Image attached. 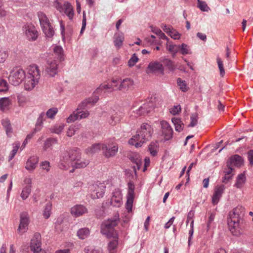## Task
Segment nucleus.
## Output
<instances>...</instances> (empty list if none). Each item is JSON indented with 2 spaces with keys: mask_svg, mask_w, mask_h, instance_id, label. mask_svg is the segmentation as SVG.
Masks as SVG:
<instances>
[{
  "mask_svg": "<svg viewBox=\"0 0 253 253\" xmlns=\"http://www.w3.org/2000/svg\"><path fill=\"white\" fill-rule=\"evenodd\" d=\"M163 62L170 71H174L175 70L174 64L172 61L169 59H165Z\"/></svg>",
  "mask_w": 253,
  "mask_h": 253,
  "instance_id": "nucleus-49",
  "label": "nucleus"
},
{
  "mask_svg": "<svg viewBox=\"0 0 253 253\" xmlns=\"http://www.w3.org/2000/svg\"><path fill=\"white\" fill-rule=\"evenodd\" d=\"M102 143L93 144L90 146L88 147L85 150V152L88 155H92L99 152L102 150Z\"/></svg>",
  "mask_w": 253,
  "mask_h": 253,
  "instance_id": "nucleus-24",
  "label": "nucleus"
},
{
  "mask_svg": "<svg viewBox=\"0 0 253 253\" xmlns=\"http://www.w3.org/2000/svg\"><path fill=\"white\" fill-rule=\"evenodd\" d=\"M103 86L105 91H112L114 90V86L112 84L103 83Z\"/></svg>",
  "mask_w": 253,
  "mask_h": 253,
  "instance_id": "nucleus-64",
  "label": "nucleus"
},
{
  "mask_svg": "<svg viewBox=\"0 0 253 253\" xmlns=\"http://www.w3.org/2000/svg\"><path fill=\"white\" fill-rule=\"evenodd\" d=\"M88 105H89V103L88 102L87 99H84L79 105L77 110L84 109L87 107Z\"/></svg>",
  "mask_w": 253,
  "mask_h": 253,
  "instance_id": "nucleus-61",
  "label": "nucleus"
},
{
  "mask_svg": "<svg viewBox=\"0 0 253 253\" xmlns=\"http://www.w3.org/2000/svg\"><path fill=\"white\" fill-rule=\"evenodd\" d=\"M230 165H233L237 167H240L243 164V159L242 157L238 155H235L230 158Z\"/></svg>",
  "mask_w": 253,
  "mask_h": 253,
  "instance_id": "nucleus-32",
  "label": "nucleus"
},
{
  "mask_svg": "<svg viewBox=\"0 0 253 253\" xmlns=\"http://www.w3.org/2000/svg\"><path fill=\"white\" fill-rule=\"evenodd\" d=\"M20 143L19 142H15L13 144V149L10 152L8 157V161H10L15 156L19 148Z\"/></svg>",
  "mask_w": 253,
  "mask_h": 253,
  "instance_id": "nucleus-37",
  "label": "nucleus"
},
{
  "mask_svg": "<svg viewBox=\"0 0 253 253\" xmlns=\"http://www.w3.org/2000/svg\"><path fill=\"white\" fill-rule=\"evenodd\" d=\"M120 113L113 110L109 113L107 122L112 126H115L119 123L122 118Z\"/></svg>",
  "mask_w": 253,
  "mask_h": 253,
  "instance_id": "nucleus-15",
  "label": "nucleus"
},
{
  "mask_svg": "<svg viewBox=\"0 0 253 253\" xmlns=\"http://www.w3.org/2000/svg\"><path fill=\"white\" fill-rule=\"evenodd\" d=\"M38 162L39 158L38 157L35 156L31 157L26 162L25 169L28 170L35 169Z\"/></svg>",
  "mask_w": 253,
  "mask_h": 253,
  "instance_id": "nucleus-22",
  "label": "nucleus"
},
{
  "mask_svg": "<svg viewBox=\"0 0 253 253\" xmlns=\"http://www.w3.org/2000/svg\"><path fill=\"white\" fill-rule=\"evenodd\" d=\"M81 153L79 149L71 150L68 152V157L72 162H74L81 157Z\"/></svg>",
  "mask_w": 253,
  "mask_h": 253,
  "instance_id": "nucleus-27",
  "label": "nucleus"
},
{
  "mask_svg": "<svg viewBox=\"0 0 253 253\" xmlns=\"http://www.w3.org/2000/svg\"><path fill=\"white\" fill-rule=\"evenodd\" d=\"M25 182L27 184L23 189L21 194V197L23 200H25L29 195L31 191V178H26Z\"/></svg>",
  "mask_w": 253,
  "mask_h": 253,
  "instance_id": "nucleus-21",
  "label": "nucleus"
},
{
  "mask_svg": "<svg viewBox=\"0 0 253 253\" xmlns=\"http://www.w3.org/2000/svg\"><path fill=\"white\" fill-rule=\"evenodd\" d=\"M98 96L94 93L91 97L87 98V100L88 101V102H89V105H93L94 104H95L98 101Z\"/></svg>",
  "mask_w": 253,
  "mask_h": 253,
  "instance_id": "nucleus-58",
  "label": "nucleus"
},
{
  "mask_svg": "<svg viewBox=\"0 0 253 253\" xmlns=\"http://www.w3.org/2000/svg\"><path fill=\"white\" fill-rule=\"evenodd\" d=\"M198 115L197 113L193 114L190 117L191 122L188 125V127H193L195 126L198 123Z\"/></svg>",
  "mask_w": 253,
  "mask_h": 253,
  "instance_id": "nucleus-51",
  "label": "nucleus"
},
{
  "mask_svg": "<svg viewBox=\"0 0 253 253\" xmlns=\"http://www.w3.org/2000/svg\"><path fill=\"white\" fill-rule=\"evenodd\" d=\"M216 61L218 65V67L219 70L220 75L221 77H223L225 75V71L223 67V63L221 59L217 56L216 58Z\"/></svg>",
  "mask_w": 253,
  "mask_h": 253,
  "instance_id": "nucleus-47",
  "label": "nucleus"
},
{
  "mask_svg": "<svg viewBox=\"0 0 253 253\" xmlns=\"http://www.w3.org/2000/svg\"><path fill=\"white\" fill-rule=\"evenodd\" d=\"M106 186L104 183L96 182L88 186V191L93 199H98L103 196Z\"/></svg>",
  "mask_w": 253,
  "mask_h": 253,
  "instance_id": "nucleus-6",
  "label": "nucleus"
},
{
  "mask_svg": "<svg viewBox=\"0 0 253 253\" xmlns=\"http://www.w3.org/2000/svg\"><path fill=\"white\" fill-rule=\"evenodd\" d=\"M63 130V126H54L53 128L51 129V131L56 134H60Z\"/></svg>",
  "mask_w": 253,
  "mask_h": 253,
  "instance_id": "nucleus-60",
  "label": "nucleus"
},
{
  "mask_svg": "<svg viewBox=\"0 0 253 253\" xmlns=\"http://www.w3.org/2000/svg\"><path fill=\"white\" fill-rule=\"evenodd\" d=\"M64 13L70 19H72L74 15L73 6L68 2L64 3Z\"/></svg>",
  "mask_w": 253,
  "mask_h": 253,
  "instance_id": "nucleus-31",
  "label": "nucleus"
},
{
  "mask_svg": "<svg viewBox=\"0 0 253 253\" xmlns=\"http://www.w3.org/2000/svg\"><path fill=\"white\" fill-rule=\"evenodd\" d=\"M112 237L113 238V240L110 241L108 245V250L109 251L115 250L118 244L117 235Z\"/></svg>",
  "mask_w": 253,
  "mask_h": 253,
  "instance_id": "nucleus-43",
  "label": "nucleus"
},
{
  "mask_svg": "<svg viewBox=\"0 0 253 253\" xmlns=\"http://www.w3.org/2000/svg\"><path fill=\"white\" fill-rule=\"evenodd\" d=\"M153 133V129L151 125L143 123L137 129L136 134L129 140L128 143L135 146L136 148L140 147L143 143L150 139Z\"/></svg>",
  "mask_w": 253,
  "mask_h": 253,
  "instance_id": "nucleus-1",
  "label": "nucleus"
},
{
  "mask_svg": "<svg viewBox=\"0 0 253 253\" xmlns=\"http://www.w3.org/2000/svg\"><path fill=\"white\" fill-rule=\"evenodd\" d=\"M10 100L7 97L0 98V109L2 111L7 110L9 108Z\"/></svg>",
  "mask_w": 253,
  "mask_h": 253,
  "instance_id": "nucleus-28",
  "label": "nucleus"
},
{
  "mask_svg": "<svg viewBox=\"0 0 253 253\" xmlns=\"http://www.w3.org/2000/svg\"><path fill=\"white\" fill-rule=\"evenodd\" d=\"M81 126L80 124L70 126L67 131V135L69 137L74 135L75 132L79 130Z\"/></svg>",
  "mask_w": 253,
  "mask_h": 253,
  "instance_id": "nucleus-33",
  "label": "nucleus"
},
{
  "mask_svg": "<svg viewBox=\"0 0 253 253\" xmlns=\"http://www.w3.org/2000/svg\"><path fill=\"white\" fill-rule=\"evenodd\" d=\"M8 90V84L4 80H0V92L6 91Z\"/></svg>",
  "mask_w": 253,
  "mask_h": 253,
  "instance_id": "nucleus-56",
  "label": "nucleus"
},
{
  "mask_svg": "<svg viewBox=\"0 0 253 253\" xmlns=\"http://www.w3.org/2000/svg\"><path fill=\"white\" fill-rule=\"evenodd\" d=\"M71 213L75 217H78L87 212V209L81 205H77L73 207L70 210Z\"/></svg>",
  "mask_w": 253,
  "mask_h": 253,
  "instance_id": "nucleus-20",
  "label": "nucleus"
},
{
  "mask_svg": "<svg viewBox=\"0 0 253 253\" xmlns=\"http://www.w3.org/2000/svg\"><path fill=\"white\" fill-rule=\"evenodd\" d=\"M41 236L36 233L34 234L33 238L31 241L30 248L34 253H38L42 251Z\"/></svg>",
  "mask_w": 253,
  "mask_h": 253,
  "instance_id": "nucleus-13",
  "label": "nucleus"
},
{
  "mask_svg": "<svg viewBox=\"0 0 253 253\" xmlns=\"http://www.w3.org/2000/svg\"><path fill=\"white\" fill-rule=\"evenodd\" d=\"M42 169H45L46 171H49L50 169V163L48 161L42 162L40 165Z\"/></svg>",
  "mask_w": 253,
  "mask_h": 253,
  "instance_id": "nucleus-62",
  "label": "nucleus"
},
{
  "mask_svg": "<svg viewBox=\"0 0 253 253\" xmlns=\"http://www.w3.org/2000/svg\"><path fill=\"white\" fill-rule=\"evenodd\" d=\"M147 72L148 73H152L157 75H163L164 68L161 63L153 61L149 64Z\"/></svg>",
  "mask_w": 253,
  "mask_h": 253,
  "instance_id": "nucleus-10",
  "label": "nucleus"
},
{
  "mask_svg": "<svg viewBox=\"0 0 253 253\" xmlns=\"http://www.w3.org/2000/svg\"><path fill=\"white\" fill-rule=\"evenodd\" d=\"M162 135L165 140H169L172 137L173 130L169 124L165 121L160 123Z\"/></svg>",
  "mask_w": 253,
  "mask_h": 253,
  "instance_id": "nucleus-14",
  "label": "nucleus"
},
{
  "mask_svg": "<svg viewBox=\"0 0 253 253\" xmlns=\"http://www.w3.org/2000/svg\"><path fill=\"white\" fill-rule=\"evenodd\" d=\"M63 217H58L55 224V229L57 232H60L63 230Z\"/></svg>",
  "mask_w": 253,
  "mask_h": 253,
  "instance_id": "nucleus-39",
  "label": "nucleus"
},
{
  "mask_svg": "<svg viewBox=\"0 0 253 253\" xmlns=\"http://www.w3.org/2000/svg\"><path fill=\"white\" fill-rule=\"evenodd\" d=\"M47 66L46 69V71L47 74L51 77H54L58 73V60H51L50 59L47 61Z\"/></svg>",
  "mask_w": 253,
  "mask_h": 253,
  "instance_id": "nucleus-16",
  "label": "nucleus"
},
{
  "mask_svg": "<svg viewBox=\"0 0 253 253\" xmlns=\"http://www.w3.org/2000/svg\"><path fill=\"white\" fill-rule=\"evenodd\" d=\"M167 48L168 50L172 53L175 54L178 52L179 45L175 44H167Z\"/></svg>",
  "mask_w": 253,
  "mask_h": 253,
  "instance_id": "nucleus-54",
  "label": "nucleus"
},
{
  "mask_svg": "<svg viewBox=\"0 0 253 253\" xmlns=\"http://www.w3.org/2000/svg\"><path fill=\"white\" fill-rule=\"evenodd\" d=\"M148 149L152 156H156L158 151V143L156 142H152L149 145Z\"/></svg>",
  "mask_w": 253,
  "mask_h": 253,
  "instance_id": "nucleus-36",
  "label": "nucleus"
},
{
  "mask_svg": "<svg viewBox=\"0 0 253 253\" xmlns=\"http://www.w3.org/2000/svg\"><path fill=\"white\" fill-rule=\"evenodd\" d=\"M171 121L175 126V129L176 131L180 132L183 130L184 124L180 119L174 118H172Z\"/></svg>",
  "mask_w": 253,
  "mask_h": 253,
  "instance_id": "nucleus-35",
  "label": "nucleus"
},
{
  "mask_svg": "<svg viewBox=\"0 0 253 253\" xmlns=\"http://www.w3.org/2000/svg\"><path fill=\"white\" fill-rule=\"evenodd\" d=\"M37 14L42 31L43 32H53L52 26L46 15L41 11L38 12Z\"/></svg>",
  "mask_w": 253,
  "mask_h": 253,
  "instance_id": "nucleus-8",
  "label": "nucleus"
},
{
  "mask_svg": "<svg viewBox=\"0 0 253 253\" xmlns=\"http://www.w3.org/2000/svg\"><path fill=\"white\" fill-rule=\"evenodd\" d=\"M225 189L224 185H217L215 187L214 192L212 197V203L217 204Z\"/></svg>",
  "mask_w": 253,
  "mask_h": 253,
  "instance_id": "nucleus-17",
  "label": "nucleus"
},
{
  "mask_svg": "<svg viewBox=\"0 0 253 253\" xmlns=\"http://www.w3.org/2000/svg\"><path fill=\"white\" fill-rule=\"evenodd\" d=\"M114 43L116 47L119 48L123 44L124 40V36L123 33L118 34L116 33L114 36Z\"/></svg>",
  "mask_w": 253,
  "mask_h": 253,
  "instance_id": "nucleus-29",
  "label": "nucleus"
},
{
  "mask_svg": "<svg viewBox=\"0 0 253 253\" xmlns=\"http://www.w3.org/2000/svg\"><path fill=\"white\" fill-rule=\"evenodd\" d=\"M77 113H79V119H85L88 117L89 112L87 110L85 111H80L77 110Z\"/></svg>",
  "mask_w": 253,
  "mask_h": 253,
  "instance_id": "nucleus-59",
  "label": "nucleus"
},
{
  "mask_svg": "<svg viewBox=\"0 0 253 253\" xmlns=\"http://www.w3.org/2000/svg\"><path fill=\"white\" fill-rule=\"evenodd\" d=\"M110 204L112 206L118 208L122 205V194L119 189H115L112 192Z\"/></svg>",
  "mask_w": 253,
  "mask_h": 253,
  "instance_id": "nucleus-11",
  "label": "nucleus"
},
{
  "mask_svg": "<svg viewBox=\"0 0 253 253\" xmlns=\"http://www.w3.org/2000/svg\"><path fill=\"white\" fill-rule=\"evenodd\" d=\"M28 76L36 80L39 81L41 74L39 67L36 65H31L28 69Z\"/></svg>",
  "mask_w": 253,
  "mask_h": 253,
  "instance_id": "nucleus-19",
  "label": "nucleus"
},
{
  "mask_svg": "<svg viewBox=\"0 0 253 253\" xmlns=\"http://www.w3.org/2000/svg\"><path fill=\"white\" fill-rule=\"evenodd\" d=\"M79 118V115L76 111H74L71 114L70 116L67 119V122L68 123H71L74 121L78 120Z\"/></svg>",
  "mask_w": 253,
  "mask_h": 253,
  "instance_id": "nucleus-48",
  "label": "nucleus"
},
{
  "mask_svg": "<svg viewBox=\"0 0 253 253\" xmlns=\"http://www.w3.org/2000/svg\"><path fill=\"white\" fill-rule=\"evenodd\" d=\"M25 36L28 41H34L38 37V33H25Z\"/></svg>",
  "mask_w": 253,
  "mask_h": 253,
  "instance_id": "nucleus-53",
  "label": "nucleus"
},
{
  "mask_svg": "<svg viewBox=\"0 0 253 253\" xmlns=\"http://www.w3.org/2000/svg\"><path fill=\"white\" fill-rule=\"evenodd\" d=\"M1 125L4 127L6 135L8 137H11L12 133H13L12 128L11 125L10 120L6 118L1 120Z\"/></svg>",
  "mask_w": 253,
  "mask_h": 253,
  "instance_id": "nucleus-25",
  "label": "nucleus"
},
{
  "mask_svg": "<svg viewBox=\"0 0 253 253\" xmlns=\"http://www.w3.org/2000/svg\"><path fill=\"white\" fill-rule=\"evenodd\" d=\"M57 139L54 138H48L44 142L43 149L46 151L48 148H50L53 144L57 142Z\"/></svg>",
  "mask_w": 253,
  "mask_h": 253,
  "instance_id": "nucleus-40",
  "label": "nucleus"
},
{
  "mask_svg": "<svg viewBox=\"0 0 253 253\" xmlns=\"http://www.w3.org/2000/svg\"><path fill=\"white\" fill-rule=\"evenodd\" d=\"M128 193L127 196V201L126 203V209L128 211H131L132 204L134 197V188L135 186L132 181H130L128 183Z\"/></svg>",
  "mask_w": 253,
  "mask_h": 253,
  "instance_id": "nucleus-9",
  "label": "nucleus"
},
{
  "mask_svg": "<svg viewBox=\"0 0 253 253\" xmlns=\"http://www.w3.org/2000/svg\"><path fill=\"white\" fill-rule=\"evenodd\" d=\"M39 81L28 76L25 82L24 88L27 90H32L38 84Z\"/></svg>",
  "mask_w": 253,
  "mask_h": 253,
  "instance_id": "nucleus-26",
  "label": "nucleus"
},
{
  "mask_svg": "<svg viewBox=\"0 0 253 253\" xmlns=\"http://www.w3.org/2000/svg\"><path fill=\"white\" fill-rule=\"evenodd\" d=\"M20 224L18 226L19 233L23 234L26 232L29 222L28 214L26 212H22L20 214Z\"/></svg>",
  "mask_w": 253,
  "mask_h": 253,
  "instance_id": "nucleus-12",
  "label": "nucleus"
},
{
  "mask_svg": "<svg viewBox=\"0 0 253 253\" xmlns=\"http://www.w3.org/2000/svg\"><path fill=\"white\" fill-rule=\"evenodd\" d=\"M118 221L119 219L117 218L108 219L105 221L101 225V233L106 235L107 238H111L117 235L114 228L117 226Z\"/></svg>",
  "mask_w": 253,
  "mask_h": 253,
  "instance_id": "nucleus-4",
  "label": "nucleus"
},
{
  "mask_svg": "<svg viewBox=\"0 0 253 253\" xmlns=\"http://www.w3.org/2000/svg\"><path fill=\"white\" fill-rule=\"evenodd\" d=\"M58 110L56 107H52L49 109L46 112V117L50 119H54L55 115L58 113Z\"/></svg>",
  "mask_w": 253,
  "mask_h": 253,
  "instance_id": "nucleus-38",
  "label": "nucleus"
},
{
  "mask_svg": "<svg viewBox=\"0 0 253 253\" xmlns=\"http://www.w3.org/2000/svg\"><path fill=\"white\" fill-rule=\"evenodd\" d=\"M132 161L135 164V165L133 166L134 170L136 171V169L139 170L141 167L142 163V159L139 156H138L136 158H133Z\"/></svg>",
  "mask_w": 253,
  "mask_h": 253,
  "instance_id": "nucleus-46",
  "label": "nucleus"
},
{
  "mask_svg": "<svg viewBox=\"0 0 253 253\" xmlns=\"http://www.w3.org/2000/svg\"><path fill=\"white\" fill-rule=\"evenodd\" d=\"M89 232V231L88 228H83L79 230L77 232V235L80 239H84L88 236Z\"/></svg>",
  "mask_w": 253,
  "mask_h": 253,
  "instance_id": "nucleus-41",
  "label": "nucleus"
},
{
  "mask_svg": "<svg viewBox=\"0 0 253 253\" xmlns=\"http://www.w3.org/2000/svg\"><path fill=\"white\" fill-rule=\"evenodd\" d=\"M89 164V161L87 159H82L81 157L74 162L72 163V169L70 170V172L73 173L75 169H82L86 167Z\"/></svg>",
  "mask_w": 253,
  "mask_h": 253,
  "instance_id": "nucleus-18",
  "label": "nucleus"
},
{
  "mask_svg": "<svg viewBox=\"0 0 253 253\" xmlns=\"http://www.w3.org/2000/svg\"><path fill=\"white\" fill-rule=\"evenodd\" d=\"M177 84L182 91L185 92L187 90L188 88L185 81L182 80L180 78H178L177 80Z\"/></svg>",
  "mask_w": 253,
  "mask_h": 253,
  "instance_id": "nucleus-50",
  "label": "nucleus"
},
{
  "mask_svg": "<svg viewBox=\"0 0 253 253\" xmlns=\"http://www.w3.org/2000/svg\"><path fill=\"white\" fill-rule=\"evenodd\" d=\"M26 78L25 71L20 67L14 68L10 73L8 80L13 85H19Z\"/></svg>",
  "mask_w": 253,
  "mask_h": 253,
  "instance_id": "nucleus-5",
  "label": "nucleus"
},
{
  "mask_svg": "<svg viewBox=\"0 0 253 253\" xmlns=\"http://www.w3.org/2000/svg\"><path fill=\"white\" fill-rule=\"evenodd\" d=\"M118 145L113 142L102 143V151L104 156L110 158L115 156L118 152Z\"/></svg>",
  "mask_w": 253,
  "mask_h": 253,
  "instance_id": "nucleus-7",
  "label": "nucleus"
},
{
  "mask_svg": "<svg viewBox=\"0 0 253 253\" xmlns=\"http://www.w3.org/2000/svg\"><path fill=\"white\" fill-rule=\"evenodd\" d=\"M133 84V81L129 78H126L120 81V84L117 89L119 90H127Z\"/></svg>",
  "mask_w": 253,
  "mask_h": 253,
  "instance_id": "nucleus-23",
  "label": "nucleus"
},
{
  "mask_svg": "<svg viewBox=\"0 0 253 253\" xmlns=\"http://www.w3.org/2000/svg\"><path fill=\"white\" fill-rule=\"evenodd\" d=\"M181 111V108L179 105L174 106L170 109V113L172 115H175Z\"/></svg>",
  "mask_w": 253,
  "mask_h": 253,
  "instance_id": "nucleus-63",
  "label": "nucleus"
},
{
  "mask_svg": "<svg viewBox=\"0 0 253 253\" xmlns=\"http://www.w3.org/2000/svg\"><path fill=\"white\" fill-rule=\"evenodd\" d=\"M155 104L152 100H146L144 102H135L132 109V112L135 117L144 116L150 113L154 108Z\"/></svg>",
  "mask_w": 253,
  "mask_h": 253,
  "instance_id": "nucleus-3",
  "label": "nucleus"
},
{
  "mask_svg": "<svg viewBox=\"0 0 253 253\" xmlns=\"http://www.w3.org/2000/svg\"><path fill=\"white\" fill-rule=\"evenodd\" d=\"M245 213V209L242 207H237L230 213L227 222L229 229L233 235H238L239 234V225Z\"/></svg>",
  "mask_w": 253,
  "mask_h": 253,
  "instance_id": "nucleus-2",
  "label": "nucleus"
},
{
  "mask_svg": "<svg viewBox=\"0 0 253 253\" xmlns=\"http://www.w3.org/2000/svg\"><path fill=\"white\" fill-rule=\"evenodd\" d=\"M52 209V205L50 203H47L45 206L43 212V215L45 219H47L49 217L51 213V210Z\"/></svg>",
  "mask_w": 253,
  "mask_h": 253,
  "instance_id": "nucleus-45",
  "label": "nucleus"
},
{
  "mask_svg": "<svg viewBox=\"0 0 253 253\" xmlns=\"http://www.w3.org/2000/svg\"><path fill=\"white\" fill-rule=\"evenodd\" d=\"M54 53L58 56L60 61H62L63 55V50L62 47L59 45H55L53 48Z\"/></svg>",
  "mask_w": 253,
  "mask_h": 253,
  "instance_id": "nucleus-42",
  "label": "nucleus"
},
{
  "mask_svg": "<svg viewBox=\"0 0 253 253\" xmlns=\"http://www.w3.org/2000/svg\"><path fill=\"white\" fill-rule=\"evenodd\" d=\"M178 51L182 55L191 54L192 52L190 47L185 44L182 43L181 45H179Z\"/></svg>",
  "mask_w": 253,
  "mask_h": 253,
  "instance_id": "nucleus-34",
  "label": "nucleus"
},
{
  "mask_svg": "<svg viewBox=\"0 0 253 253\" xmlns=\"http://www.w3.org/2000/svg\"><path fill=\"white\" fill-rule=\"evenodd\" d=\"M246 181V177L245 173H242L238 175L235 186L237 188H241L244 185Z\"/></svg>",
  "mask_w": 253,
  "mask_h": 253,
  "instance_id": "nucleus-30",
  "label": "nucleus"
},
{
  "mask_svg": "<svg viewBox=\"0 0 253 253\" xmlns=\"http://www.w3.org/2000/svg\"><path fill=\"white\" fill-rule=\"evenodd\" d=\"M138 61V58L135 54H133L132 57L128 61V65L129 67L133 66Z\"/></svg>",
  "mask_w": 253,
  "mask_h": 253,
  "instance_id": "nucleus-57",
  "label": "nucleus"
},
{
  "mask_svg": "<svg viewBox=\"0 0 253 253\" xmlns=\"http://www.w3.org/2000/svg\"><path fill=\"white\" fill-rule=\"evenodd\" d=\"M24 29L25 32H37L36 27L32 23H27L25 25Z\"/></svg>",
  "mask_w": 253,
  "mask_h": 253,
  "instance_id": "nucleus-55",
  "label": "nucleus"
},
{
  "mask_svg": "<svg viewBox=\"0 0 253 253\" xmlns=\"http://www.w3.org/2000/svg\"><path fill=\"white\" fill-rule=\"evenodd\" d=\"M197 7L200 8L201 11L208 12L211 10L205 1L201 0H197Z\"/></svg>",
  "mask_w": 253,
  "mask_h": 253,
  "instance_id": "nucleus-44",
  "label": "nucleus"
},
{
  "mask_svg": "<svg viewBox=\"0 0 253 253\" xmlns=\"http://www.w3.org/2000/svg\"><path fill=\"white\" fill-rule=\"evenodd\" d=\"M53 5L58 11L60 12H62L63 7L62 0H55L53 2Z\"/></svg>",
  "mask_w": 253,
  "mask_h": 253,
  "instance_id": "nucleus-52",
  "label": "nucleus"
}]
</instances>
